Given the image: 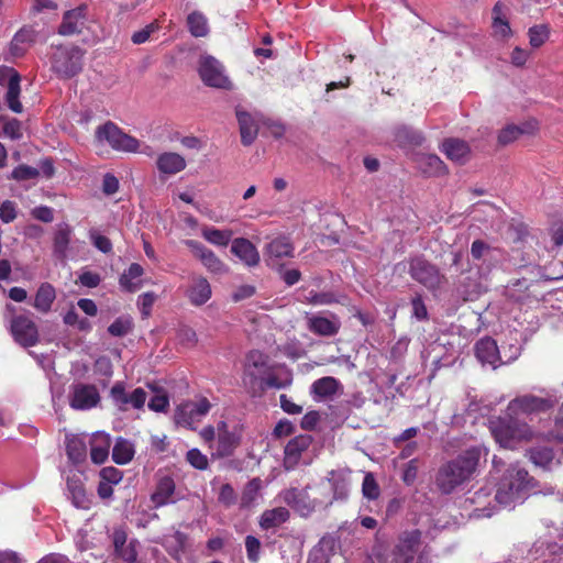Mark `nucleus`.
I'll return each mask as SVG.
<instances>
[{"label":"nucleus","mask_w":563,"mask_h":563,"mask_svg":"<svg viewBox=\"0 0 563 563\" xmlns=\"http://www.w3.org/2000/svg\"><path fill=\"white\" fill-rule=\"evenodd\" d=\"M484 450L472 446L442 465L437 474L435 483L443 494H451L457 486L475 473Z\"/></svg>","instance_id":"1"},{"label":"nucleus","mask_w":563,"mask_h":563,"mask_svg":"<svg viewBox=\"0 0 563 563\" xmlns=\"http://www.w3.org/2000/svg\"><path fill=\"white\" fill-rule=\"evenodd\" d=\"M532 481L533 478L525 468L518 464L509 465L498 484L496 501L505 507L521 503L530 489Z\"/></svg>","instance_id":"2"},{"label":"nucleus","mask_w":563,"mask_h":563,"mask_svg":"<svg viewBox=\"0 0 563 563\" xmlns=\"http://www.w3.org/2000/svg\"><path fill=\"white\" fill-rule=\"evenodd\" d=\"M52 49L51 67L59 78L68 79L81 71L85 52L80 47L58 45L52 46Z\"/></svg>","instance_id":"3"},{"label":"nucleus","mask_w":563,"mask_h":563,"mask_svg":"<svg viewBox=\"0 0 563 563\" xmlns=\"http://www.w3.org/2000/svg\"><path fill=\"white\" fill-rule=\"evenodd\" d=\"M489 429L495 440L506 449H515L519 442L530 440L532 437L530 427L518 422V419L490 421Z\"/></svg>","instance_id":"4"},{"label":"nucleus","mask_w":563,"mask_h":563,"mask_svg":"<svg viewBox=\"0 0 563 563\" xmlns=\"http://www.w3.org/2000/svg\"><path fill=\"white\" fill-rule=\"evenodd\" d=\"M555 399L552 396H536L526 394L512 399L507 407V416L511 419H519L520 416H530L545 412L553 408Z\"/></svg>","instance_id":"5"},{"label":"nucleus","mask_w":563,"mask_h":563,"mask_svg":"<svg viewBox=\"0 0 563 563\" xmlns=\"http://www.w3.org/2000/svg\"><path fill=\"white\" fill-rule=\"evenodd\" d=\"M410 277L429 290H438L446 280L440 269L422 256L409 261Z\"/></svg>","instance_id":"6"},{"label":"nucleus","mask_w":563,"mask_h":563,"mask_svg":"<svg viewBox=\"0 0 563 563\" xmlns=\"http://www.w3.org/2000/svg\"><path fill=\"white\" fill-rule=\"evenodd\" d=\"M421 532L419 530L402 532L393 551V563H424V553L420 552Z\"/></svg>","instance_id":"7"},{"label":"nucleus","mask_w":563,"mask_h":563,"mask_svg":"<svg viewBox=\"0 0 563 563\" xmlns=\"http://www.w3.org/2000/svg\"><path fill=\"white\" fill-rule=\"evenodd\" d=\"M211 402L201 397L197 401H185L174 411V422L177 426L195 430L197 424L209 413Z\"/></svg>","instance_id":"8"},{"label":"nucleus","mask_w":563,"mask_h":563,"mask_svg":"<svg viewBox=\"0 0 563 563\" xmlns=\"http://www.w3.org/2000/svg\"><path fill=\"white\" fill-rule=\"evenodd\" d=\"M96 136L99 141H106L113 150L121 152H137L139 141L124 133L117 124L108 121L96 130Z\"/></svg>","instance_id":"9"},{"label":"nucleus","mask_w":563,"mask_h":563,"mask_svg":"<svg viewBox=\"0 0 563 563\" xmlns=\"http://www.w3.org/2000/svg\"><path fill=\"white\" fill-rule=\"evenodd\" d=\"M308 488H290L283 493V500L301 517H309L317 509H328L324 499L309 496Z\"/></svg>","instance_id":"10"},{"label":"nucleus","mask_w":563,"mask_h":563,"mask_svg":"<svg viewBox=\"0 0 563 563\" xmlns=\"http://www.w3.org/2000/svg\"><path fill=\"white\" fill-rule=\"evenodd\" d=\"M267 369V357L260 351H251L245 358L244 371L242 376L243 385L250 393L255 394L262 376Z\"/></svg>","instance_id":"11"},{"label":"nucleus","mask_w":563,"mask_h":563,"mask_svg":"<svg viewBox=\"0 0 563 563\" xmlns=\"http://www.w3.org/2000/svg\"><path fill=\"white\" fill-rule=\"evenodd\" d=\"M9 323L10 333L20 345L29 347L34 346L38 342L37 325L29 316H12Z\"/></svg>","instance_id":"12"},{"label":"nucleus","mask_w":563,"mask_h":563,"mask_svg":"<svg viewBox=\"0 0 563 563\" xmlns=\"http://www.w3.org/2000/svg\"><path fill=\"white\" fill-rule=\"evenodd\" d=\"M199 75L205 85L230 89L231 81L224 74L222 64L212 56H202L199 62Z\"/></svg>","instance_id":"13"},{"label":"nucleus","mask_w":563,"mask_h":563,"mask_svg":"<svg viewBox=\"0 0 563 563\" xmlns=\"http://www.w3.org/2000/svg\"><path fill=\"white\" fill-rule=\"evenodd\" d=\"M352 472L349 468L333 470L328 473L327 481L332 490V497L324 500L329 508L333 503H344L349 499L352 486Z\"/></svg>","instance_id":"14"},{"label":"nucleus","mask_w":563,"mask_h":563,"mask_svg":"<svg viewBox=\"0 0 563 563\" xmlns=\"http://www.w3.org/2000/svg\"><path fill=\"white\" fill-rule=\"evenodd\" d=\"M110 397L114 405L122 411L129 408L141 409L143 408L147 394L146 391L137 387L133 391L128 393L122 383L114 384L110 389Z\"/></svg>","instance_id":"15"},{"label":"nucleus","mask_w":563,"mask_h":563,"mask_svg":"<svg viewBox=\"0 0 563 563\" xmlns=\"http://www.w3.org/2000/svg\"><path fill=\"white\" fill-rule=\"evenodd\" d=\"M475 355L483 365H489L495 369L503 364H507L510 361L516 360L518 356V349H516L515 355L504 360L496 341L486 336L477 341L475 344Z\"/></svg>","instance_id":"16"},{"label":"nucleus","mask_w":563,"mask_h":563,"mask_svg":"<svg viewBox=\"0 0 563 563\" xmlns=\"http://www.w3.org/2000/svg\"><path fill=\"white\" fill-rule=\"evenodd\" d=\"M111 538L115 558L124 563H139L140 542L136 539L129 540L123 528H115Z\"/></svg>","instance_id":"17"},{"label":"nucleus","mask_w":563,"mask_h":563,"mask_svg":"<svg viewBox=\"0 0 563 563\" xmlns=\"http://www.w3.org/2000/svg\"><path fill=\"white\" fill-rule=\"evenodd\" d=\"M89 21L90 20L87 15V7L79 5L64 13L57 33L63 36L80 34L85 29H89Z\"/></svg>","instance_id":"18"},{"label":"nucleus","mask_w":563,"mask_h":563,"mask_svg":"<svg viewBox=\"0 0 563 563\" xmlns=\"http://www.w3.org/2000/svg\"><path fill=\"white\" fill-rule=\"evenodd\" d=\"M100 395L96 386L78 384L73 387L70 406L77 410H88L98 405Z\"/></svg>","instance_id":"19"},{"label":"nucleus","mask_w":563,"mask_h":563,"mask_svg":"<svg viewBox=\"0 0 563 563\" xmlns=\"http://www.w3.org/2000/svg\"><path fill=\"white\" fill-rule=\"evenodd\" d=\"M185 243L208 271L214 274H224L228 272L227 266L220 261V258L200 242L187 240Z\"/></svg>","instance_id":"20"},{"label":"nucleus","mask_w":563,"mask_h":563,"mask_svg":"<svg viewBox=\"0 0 563 563\" xmlns=\"http://www.w3.org/2000/svg\"><path fill=\"white\" fill-rule=\"evenodd\" d=\"M311 443L312 438L308 434H300L291 439L285 446L284 467L287 471L294 470Z\"/></svg>","instance_id":"21"},{"label":"nucleus","mask_w":563,"mask_h":563,"mask_svg":"<svg viewBox=\"0 0 563 563\" xmlns=\"http://www.w3.org/2000/svg\"><path fill=\"white\" fill-rule=\"evenodd\" d=\"M242 439V427L235 426L232 431H224L218 434L217 449L212 457L222 459L233 454Z\"/></svg>","instance_id":"22"},{"label":"nucleus","mask_w":563,"mask_h":563,"mask_svg":"<svg viewBox=\"0 0 563 563\" xmlns=\"http://www.w3.org/2000/svg\"><path fill=\"white\" fill-rule=\"evenodd\" d=\"M294 246L288 238L278 236L272 240L265 247V261L267 265L274 266L286 257H292Z\"/></svg>","instance_id":"23"},{"label":"nucleus","mask_w":563,"mask_h":563,"mask_svg":"<svg viewBox=\"0 0 563 563\" xmlns=\"http://www.w3.org/2000/svg\"><path fill=\"white\" fill-rule=\"evenodd\" d=\"M175 494V481L170 476H163L157 482L156 488L151 496V500L155 508H159L169 504H175L178 500Z\"/></svg>","instance_id":"24"},{"label":"nucleus","mask_w":563,"mask_h":563,"mask_svg":"<svg viewBox=\"0 0 563 563\" xmlns=\"http://www.w3.org/2000/svg\"><path fill=\"white\" fill-rule=\"evenodd\" d=\"M441 151L450 161L460 165L465 164L471 154L468 143L455 137L445 139L441 145Z\"/></svg>","instance_id":"25"},{"label":"nucleus","mask_w":563,"mask_h":563,"mask_svg":"<svg viewBox=\"0 0 563 563\" xmlns=\"http://www.w3.org/2000/svg\"><path fill=\"white\" fill-rule=\"evenodd\" d=\"M90 457L95 464H103L109 456L111 446V438L108 433L98 431L95 432L90 440Z\"/></svg>","instance_id":"26"},{"label":"nucleus","mask_w":563,"mask_h":563,"mask_svg":"<svg viewBox=\"0 0 563 563\" xmlns=\"http://www.w3.org/2000/svg\"><path fill=\"white\" fill-rule=\"evenodd\" d=\"M231 252L247 266H256L260 263L258 251L247 239H234L231 245Z\"/></svg>","instance_id":"27"},{"label":"nucleus","mask_w":563,"mask_h":563,"mask_svg":"<svg viewBox=\"0 0 563 563\" xmlns=\"http://www.w3.org/2000/svg\"><path fill=\"white\" fill-rule=\"evenodd\" d=\"M341 327L340 320L332 316L331 318L322 316H311L308 318V329L322 336L335 335Z\"/></svg>","instance_id":"28"},{"label":"nucleus","mask_w":563,"mask_h":563,"mask_svg":"<svg viewBox=\"0 0 563 563\" xmlns=\"http://www.w3.org/2000/svg\"><path fill=\"white\" fill-rule=\"evenodd\" d=\"M143 274V267L137 263H132L129 268L121 274L119 278L120 287L128 292L140 290L144 285V280L142 279Z\"/></svg>","instance_id":"29"},{"label":"nucleus","mask_w":563,"mask_h":563,"mask_svg":"<svg viewBox=\"0 0 563 563\" xmlns=\"http://www.w3.org/2000/svg\"><path fill=\"white\" fill-rule=\"evenodd\" d=\"M156 165L162 174L174 175L186 168V161L180 154L166 152L157 157Z\"/></svg>","instance_id":"30"},{"label":"nucleus","mask_w":563,"mask_h":563,"mask_svg":"<svg viewBox=\"0 0 563 563\" xmlns=\"http://www.w3.org/2000/svg\"><path fill=\"white\" fill-rule=\"evenodd\" d=\"M211 286L203 277L194 278L187 290V296L194 306L206 303L211 297Z\"/></svg>","instance_id":"31"},{"label":"nucleus","mask_w":563,"mask_h":563,"mask_svg":"<svg viewBox=\"0 0 563 563\" xmlns=\"http://www.w3.org/2000/svg\"><path fill=\"white\" fill-rule=\"evenodd\" d=\"M340 388L341 383L336 378L325 376L312 383L310 393L314 399H325L334 396Z\"/></svg>","instance_id":"32"},{"label":"nucleus","mask_w":563,"mask_h":563,"mask_svg":"<svg viewBox=\"0 0 563 563\" xmlns=\"http://www.w3.org/2000/svg\"><path fill=\"white\" fill-rule=\"evenodd\" d=\"M240 125L241 141L244 145H251L257 136L258 125L252 115L242 110H236Z\"/></svg>","instance_id":"33"},{"label":"nucleus","mask_w":563,"mask_h":563,"mask_svg":"<svg viewBox=\"0 0 563 563\" xmlns=\"http://www.w3.org/2000/svg\"><path fill=\"white\" fill-rule=\"evenodd\" d=\"M55 299V288L49 283H43L35 294L33 307L41 313H47L51 311Z\"/></svg>","instance_id":"34"},{"label":"nucleus","mask_w":563,"mask_h":563,"mask_svg":"<svg viewBox=\"0 0 563 563\" xmlns=\"http://www.w3.org/2000/svg\"><path fill=\"white\" fill-rule=\"evenodd\" d=\"M394 140L400 147L420 146L424 137L420 131L401 125L395 129Z\"/></svg>","instance_id":"35"},{"label":"nucleus","mask_w":563,"mask_h":563,"mask_svg":"<svg viewBox=\"0 0 563 563\" xmlns=\"http://www.w3.org/2000/svg\"><path fill=\"white\" fill-rule=\"evenodd\" d=\"M493 23L492 27L495 36L503 40L511 36V29L505 13V5L501 2H497L493 8Z\"/></svg>","instance_id":"36"},{"label":"nucleus","mask_w":563,"mask_h":563,"mask_svg":"<svg viewBox=\"0 0 563 563\" xmlns=\"http://www.w3.org/2000/svg\"><path fill=\"white\" fill-rule=\"evenodd\" d=\"M73 230L67 223L56 227L54 234V254L59 260L66 258Z\"/></svg>","instance_id":"37"},{"label":"nucleus","mask_w":563,"mask_h":563,"mask_svg":"<svg viewBox=\"0 0 563 563\" xmlns=\"http://www.w3.org/2000/svg\"><path fill=\"white\" fill-rule=\"evenodd\" d=\"M419 168L428 176L446 174V166L435 154H422L418 158Z\"/></svg>","instance_id":"38"},{"label":"nucleus","mask_w":563,"mask_h":563,"mask_svg":"<svg viewBox=\"0 0 563 563\" xmlns=\"http://www.w3.org/2000/svg\"><path fill=\"white\" fill-rule=\"evenodd\" d=\"M290 514L285 507H277L274 509L265 510L260 518V526L264 530L278 527L286 522Z\"/></svg>","instance_id":"39"},{"label":"nucleus","mask_w":563,"mask_h":563,"mask_svg":"<svg viewBox=\"0 0 563 563\" xmlns=\"http://www.w3.org/2000/svg\"><path fill=\"white\" fill-rule=\"evenodd\" d=\"M20 80V75H13V77L10 79V82H8L7 92L4 96L8 108L15 113H21L23 111V106L19 100L21 92Z\"/></svg>","instance_id":"40"},{"label":"nucleus","mask_w":563,"mask_h":563,"mask_svg":"<svg viewBox=\"0 0 563 563\" xmlns=\"http://www.w3.org/2000/svg\"><path fill=\"white\" fill-rule=\"evenodd\" d=\"M134 445L131 441L118 438L112 449V460L119 464H128L134 456Z\"/></svg>","instance_id":"41"},{"label":"nucleus","mask_w":563,"mask_h":563,"mask_svg":"<svg viewBox=\"0 0 563 563\" xmlns=\"http://www.w3.org/2000/svg\"><path fill=\"white\" fill-rule=\"evenodd\" d=\"M529 284L526 278L517 279L508 285L505 289L506 297L518 303H526L529 301L530 295L528 294Z\"/></svg>","instance_id":"42"},{"label":"nucleus","mask_w":563,"mask_h":563,"mask_svg":"<svg viewBox=\"0 0 563 563\" xmlns=\"http://www.w3.org/2000/svg\"><path fill=\"white\" fill-rule=\"evenodd\" d=\"M67 490L73 504L78 508H86L88 505L84 485L78 476L67 478Z\"/></svg>","instance_id":"43"},{"label":"nucleus","mask_w":563,"mask_h":563,"mask_svg":"<svg viewBox=\"0 0 563 563\" xmlns=\"http://www.w3.org/2000/svg\"><path fill=\"white\" fill-rule=\"evenodd\" d=\"M66 451L68 459L78 464L86 460L87 444L85 439L80 437H71L67 440Z\"/></svg>","instance_id":"44"},{"label":"nucleus","mask_w":563,"mask_h":563,"mask_svg":"<svg viewBox=\"0 0 563 563\" xmlns=\"http://www.w3.org/2000/svg\"><path fill=\"white\" fill-rule=\"evenodd\" d=\"M189 32L195 37H202L209 33L207 18L200 12H192L187 18Z\"/></svg>","instance_id":"45"},{"label":"nucleus","mask_w":563,"mask_h":563,"mask_svg":"<svg viewBox=\"0 0 563 563\" xmlns=\"http://www.w3.org/2000/svg\"><path fill=\"white\" fill-rule=\"evenodd\" d=\"M528 455L534 465L542 468H548L554 459L553 450L548 446L532 448L529 450Z\"/></svg>","instance_id":"46"},{"label":"nucleus","mask_w":563,"mask_h":563,"mask_svg":"<svg viewBox=\"0 0 563 563\" xmlns=\"http://www.w3.org/2000/svg\"><path fill=\"white\" fill-rule=\"evenodd\" d=\"M529 124L516 125L508 124L506 125L498 134V143L500 145H508L514 141L518 140L525 133L529 132Z\"/></svg>","instance_id":"47"},{"label":"nucleus","mask_w":563,"mask_h":563,"mask_svg":"<svg viewBox=\"0 0 563 563\" xmlns=\"http://www.w3.org/2000/svg\"><path fill=\"white\" fill-rule=\"evenodd\" d=\"M550 36V27L547 24H537L528 30L529 44L533 48L541 47Z\"/></svg>","instance_id":"48"},{"label":"nucleus","mask_w":563,"mask_h":563,"mask_svg":"<svg viewBox=\"0 0 563 563\" xmlns=\"http://www.w3.org/2000/svg\"><path fill=\"white\" fill-rule=\"evenodd\" d=\"M202 236L209 242L218 246H227L231 240L232 232L228 230H219L216 228L205 229Z\"/></svg>","instance_id":"49"},{"label":"nucleus","mask_w":563,"mask_h":563,"mask_svg":"<svg viewBox=\"0 0 563 563\" xmlns=\"http://www.w3.org/2000/svg\"><path fill=\"white\" fill-rule=\"evenodd\" d=\"M362 495L368 500H376L380 495L379 485L373 473L367 472L362 483Z\"/></svg>","instance_id":"50"},{"label":"nucleus","mask_w":563,"mask_h":563,"mask_svg":"<svg viewBox=\"0 0 563 563\" xmlns=\"http://www.w3.org/2000/svg\"><path fill=\"white\" fill-rule=\"evenodd\" d=\"M260 489V479L254 478L247 483L241 496V508H250L254 505Z\"/></svg>","instance_id":"51"},{"label":"nucleus","mask_w":563,"mask_h":563,"mask_svg":"<svg viewBox=\"0 0 563 563\" xmlns=\"http://www.w3.org/2000/svg\"><path fill=\"white\" fill-rule=\"evenodd\" d=\"M258 384L261 390H265L266 388L282 389L288 387L291 384V376L290 374H287L282 378L277 375L271 374L267 377L262 378Z\"/></svg>","instance_id":"52"},{"label":"nucleus","mask_w":563,"mask_h":563,"mask_svg":"<svg viewBox=\"0 0 563 563\" xmlns=\"http://www.w3.org/2000/svg\"><path fill=\"white\" fill-rule=\"evenodd\" d=\"M186 461L196 470L206 471L209 467V461L206 454L199 449H190L186 453Z\"/></svg>","instance_id":"53"},{"label":"nucleus","mask_w":563,"mask_h":563,"mask_svg":"<svg viewBox=\"0 0 563 563\" xmlns=\"http://www.w3.org/2000/svg\"><path fill=\"white\" fill-rule=\"evenodd\" d=\"M35 38V31L31 27H23L12 38L11 49L13 52L23 51L20 45L32 43Z\"/></svg>","instance_id":"54"},{"label":"nucleus","mask_w":563,"mask_h":563,"mask_svg":"<svg viewBox=\"0 0 563 563\" xmlns=\"http://www.w3.org/2000/svg\"><path fill=\"white\" fill-rule=\"evenodd\" d=\"M132 319L129 317H120L115 319L108 328V331L113 336H123L132 330Z\"/></svg>","instance_id":"55"},{"label":"nucleus","mask_w":563,"mask_h":563,"mask_svg":"<svg viewBox=\"0 0 563 563\" xmlns=\"http://www.w3.org/2000/svg\"><path fill=\"white\" fill-rule=\"evenodd\" d=\"M245 549L249 561L257 563L261 553V541L254 536H246Z\"/></svg>","instance_id":"56"},{"label":"nucleus","mask_w":563,"mask_h":563,"mask_svg":"<svg viewBox=\"0 0 563 563\" xmlns=\"http://www.w3.org/2000/svg\"><path fill=\"white\" fill-rule=\"evenodd\" d=\"M40 170L37 168L27 165H19L12 170L11 177L15 180H29L36 178Z\"/></svg>","instance_id":"57"},{"label":"nucleus","mask_w":563,"mask_h":563,"mask_svg":"<svg viewBox=\"0 0 563 563\" xmlns=\"http://www.w3.org/2000/svg\"><path fill=\"white\" fill-rule=\"evenodd\" d=\"M158 29L159 24L154 21L147 24L144 29L134 32L131 40L136 45L143 44L150 38L151 34L156 32Z\"/></svg>","instance_id":"58"},{"label":"nucleus","mask_w":563,"mask_h":563,"mask_svg":"<svg viewBox=\"0 0 563 563\" xmlns=\"http://www.w3.org/2000/svg\"><path fill=\"white\" fill-rule=\"evenodd\" d=\"M218 500L225 507H230L236 501V494L232 485L223 484L220 488Z\"/></svg>","instance_id":"59"},{"label":"nucleus","mask_w":563,"mask_h":563,"mask_svg":"<svg viewBox=\"0 0 563 563\" xmlns=\"http://www.w3.org/2000/svg\"><path fill=\"white\" fill-rule=\"evenodd\" d=\"M3 133L11 140H20L23 136L21 122L18 119L8 120L3 125Z\"/></svg>","instance_id":"60"},{"label":"nucleus","mask_w":563,"mask_h":563,"mask_svg":"<svg viewBox=\"0 0 563 563\" xmlns=\"http://www.w3.org/2000/svg\"><path fill=\"white\" fill-rule=\"evenodd\" d=\"M155 300L156 295L154 292H144L141 296H139L137 305L144 318H147L150 316Z\"/></svg>","instance_id":"61"},{"label":"nucleus","mask_w":563,"mask_h":563,"mask_svg":"<svg viewBox=\"0 0 563 563\" xmlns=\"http://www.w3.org/2000/svg\"><path fill=\"white\" fill-rule=\"evenodd\" d=\"M418 475V460L412 459L408 463H406L404 471H402V481L407 485H411L417 479Z\"/></svg>","instance_id":"62"},{"label":"nucleus","mask_w":563,"mask_h":563,"mask_svg":"<svg viewBox=\"0 0 563 563\" xmlns=\"http://www.w3.org/2000/svg\"><path fill=\"white\" fill-rule=\"evenodd\" d=\"M16 218L15 203L10 200H5L0 206V219L4 223H10Z\"/></svg>","instance_id":"63"},{"label":"nucleus","mask_w":563,"mask_h":563,"mask_svg":"<svg viewBox=\"0 0 563 563\" xmlns=\"http://www.w3.org/2000/svg\"><path fill=\"white\" fill-rule=\"evenodd\" d=\"M168 406L169 399L165 394L155 395L148 401V408L156 412H164Z\"/></svg>","instance_id":"64"}]
</instances>
